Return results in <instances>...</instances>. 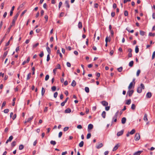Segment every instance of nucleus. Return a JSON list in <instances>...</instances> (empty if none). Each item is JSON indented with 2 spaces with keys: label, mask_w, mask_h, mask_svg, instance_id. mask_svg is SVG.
<instances>
[{
  "label": "nucleus",
  "mask_w": 155,
  "mask_h": 155,
  "mask_svg": "<svg viewBox=\"0 0 155 155\" xmlns=\"http://www.w3.org/2000/svg\"><path fill=\"white\" fill-rule=\"evenodd\" d=\"M66 7L69 8H70V5L69 4V2L68 1H66L64 3Z\"/></svg>",
  "instance_id": "12"
},
{
  "label": "nucleus",
  "mask_w": 155,
  "mask_h": 155,
  "mask_svg": "<svg viewBox=\"0 0 155 155\" xmlns=\"http://www.w3.org/2000/svg\"><path fill=\"white\" fill-rule=\"evenodd\" d=\"M30 58L28 57L27 59V60L25 61L22 63V65H24L26 63H28L30 61Z\"/></svg>",
  "instance_id": "8"
},
{
  "label": "nucleus",
  "mask_w": 155,
  "mask_h": 155,
  "mask_svg": "<svg viewBox=\"0 0 155 155\" xmlns=\"http://www.w3.org/2000/svg\"><path fill=\"white\" fill-rule=\"evenodd\" d=\"M49 54H48L47 56V61H48L50 59V57Z\"/></svg>",
  "instance_id": "45"
},
{
  "label": "nucleus",
  "mask_w": 155,
  "mask_h": 155,
  "mask_svg": "<svg viewBox=\"0 0 155 155\" xmlns=\"http://www.w3.org/2000/svg\"><path fill=\"white\" fill-rule=\"evenodd\" d=\"M33 118V116H32L30 118H28L27 120V122H29L30 120H31Z\"/></svg>",
  "instance_id": "37"
},
{
  "label": "nucleus",
  "mask_w": 155,
  "mask_h": 155,
  "mask_svg": "<svg viewBox=\"0 0 155 155\" xmlns=\"http://www.w3.org/2000/svg\"><path fill=\"white\" fill-rule=\"evenodd\" d=\"M16 144V142L15 141H13L11 143V146L12 147H14L15 146Z\"/></svg>",
  "instance_id": "24"
},
{
  "label": "nucleus",
  "mask_w": 155,
  "mask_h": 155,
  "mask_svg": "<svg viewBox=\"0 0 155 155\" xmlns=\"http://www.w3.org/2000/svg\"><path fill=\"white\" fill-rule=\"evenodd\" d=\"M44 18L45 19L46 22L48 21V16L47 15H45V16Z\"/></svg>",
  "instance_id": "55"
},
{
  "label": "nucleus",
  "mask_w": 155,
  "mask_h": 155,
  "mask_svg": "<svg viewBox=\"0 0 155 155\" xmlns=\"http://www.w3.org/2000/svg\"><path fill=\"white\" fill-rule=\"evenodd\" d=\"M98 6V4L97 3H95L94 4V7L95 8H97Z\"/></svg>",
  "instance_id": "62"
},
{
  "label": "nucleus",
  "mask_w": 155,
  "mask_h": 155,
  "mask_svg": "<svg viewBox=\"0 0 155 155\" xmlns=\"http://www.w3.org/2000/svg\"><path fill=\"white\" fill-rule=\"evenodd\" d=\"M62 132H60L59 133V134H58V137L60 138L61 137L62 135Z\"/></svg>",
  "instance_id": "58"
},
{
  "label": "nucleus",
  "mask_w": 155,
  "mask_h": 155,
  "mask_svg": "<svg viewBox=\"0 0 155 155\" xmlns=\"http://www.w3.org/2000/svg\"><path fill=\"white\" fill-rule=\"evenodd\" d=\"M135 132V130L134 129H133V130H132L130 132H129L130 134H134Z\"/></svg>",
  "instance_id": "38"
},
{
  "label": "nucleus",
  "mask_w": 155,
  "mask_h": 155,
  "mask_svg": "<svg viewBox=\"0 0 155 155\" xmlns=\"http://www.w3.org/2000/svg\"><path fill=\"white\" fill-rule=\"evenodd\" d=\"M118 114V111L117 112L113 117V119L114 122H116L117 120V118Z\"/></svg>",
  "instance_id": "5"
},
{
  "label": "nucleus",
  "mask_w": 155,
  "mask_h": 155,
  "mask_svg": "<svg viewBox=\"0 0 155 155\" xmlns=\"http://www.w3.org/2000/svg\"><path fill=\"white\" fill-rule=\"evenodd\" d=\"M39 45V43H37L33 45V48H35L37 46Z\"/></svg>",
  "instance_id": "57"
},
{
  "label": "nucleus",
  "mask_w": 155,
  "mask_h": 155,
  "mask_svg": "<svg viewBox=\"0 0 155 155\" xmlns=\"http://www.w3.org/2000/svg\"><path fill=\"white\" fill-rule=\"evenodd\" d=\"M67 65L68 67H70L71 66V64L69 62H67Z\"/></svg>",
  "instance_id": "60"
},
{
  "label": "nucleus",
  "mask_w": 155,
  "mask_h": 155,
  "mask_svg": "<svg viewBox=\"0 0 155 155\" xmlns=\"http://www.w3.org/2000/svg\"><path fill=\"white\" fill-rule=\"evenodd\" d=\"M91 136V134L90 133H88L87 134V139H88L90 138Z\"/></svg>",
  "instance_id": "41"
},
{
  "label": "nucleus",
  "mask_w": 155,
  "mask_h": 155,
  "mask_svg": "<svg viewBox=\"0 0 155 155\" xmlns=\"http://www.w3.org/2000/svg\"><path fill=\"white\" fill-rule=\"evenodd\" d=\"M155 51H154L152 55V59H153L154 58H155Z\"/></svg>",
  "instance_id": "53"
},
{
  "label": "nucleus",
  "mask_w": 155,
  "mask_h": 155,
  "mask_svg": "<svg viewBox=\"0 0 155 155\" xmlns=\"http://www.w3.org/2000/svg\"><path fill=\"white\" fill-rule=\"evenodd\" d=\"M71 111V110L70 108H68L66 109L65 110V113H70Z\"/></svg>",
  "instance_id": "19"
},
{
  "label": "nucleus",
  "mask_w": 155,
  "mask_h": 155,
  "mask_svg": "<svg viewBox=\"0 0 155 155\" xmlns=\"http://www.w3.org/2000/svg\"><path fill=\"white\" fill-rule=\"evenodd\" d=\"M27 10H25L24 11H23L21 15L20 16L22 17L23 15L25 14V13L26 12Z\"/></svg>",
  "instance_id": "51"
},
{
  "label": "nucleus",
  "mask_w": 155,
  "mask_h": 155,
  "mask_svg": "<svg viewBox=\"0 0 155 155\" xmlns=\"http://www.w3.org/2000/svg\"><path fill=\"white\" fill-rule=\"evenodd\" d=\"M13 138V136H10L8 139V140L10 142L12 140Z\"/></svg>",
  "instance_id": "44"
},
{
  "label": "nucleus",
  "mask_w": 155,
  "mask_h": 155,
  "mask_svg": "<svg viewBox=\"0 0 155 155\" xmlns=\"http://www.w3.org/2000/svg\"><path fill=\"white\" fill-rule=\"evenodd\" d=\"M20 12H18L17 14H16L15 16H14V18L12 20V24L13 25H14L15 24V21L16 20L18 17V15H19Z\"/></svg>",
  "instance_id": "2"
},
{
  "label": "nucleus",
  "mask_w": 155,
  "mask_h": 155,
  "mask_svg": "<svg viewBox=\"0 0 155 155\" xmlns=\"http://www.w3.org/2000/svg\"><path fill=\"white\" fill-rule=\"evenodd\" d=\"M140 72V70H138L137 72L136 75L137 77L139 76V75Z\"/></svg>",
  "instance_id": "40"
},
{
  "label": "nucleus",
  "mask_w": 155,
  "mask_h": 155,
  "mask_svg": "<svg viewBox=\"0 0 155 155\" xmlns=\"http://www.w3.org/2000/svg\"><path fill=\"white\" fill-rule=\"evenodd\" d=\"M8 52L7 51H6L4 53L2 57V58L3 59H4L5 58V57H6V56H7V55L8 54Z\"/></svg>",
  "instance_id": "18"
},
{
  "label": "nucleus",
  "mask_w": 155,
  "mask_h": 155,
  "mask_svg": "<svg viewBox=\"0 0 155 155\" xmlns=\"http://www.w3.org/2000/svg\"><path fill=\"white\" fill-rule=\"evenodd\" d=\"M31 77V73H29L28 75L27 78V80H28Z\"/></svg>",
  "instance_id": "29"
},
{
  "label": "nucleus",
  "mask_w": 155,
  "mask_h": 155,
  "mask_svg": "<svg viewBox=\"0 0 155 155\" xmlns=\"http://www.w3.org/2000/svg\"><path fill=\"white\" fill-rule=\"evenodd\" d=\"M110 107L107 106L105 107V110L107 111L108 110L110 109Z\"/></svg>",
  "instance_id": "63"
},
{
  "label": "nucleus",
  "mask_w": 155,
  "mask_h": 155,
  "mask_svg": "<svg viewBox=\"0 0 155 155\" xmlns=\"http://www.w3.org/2000/svg\"><path fill=\"white\" fill-rule=\"evenodd\" d=\"M44 55V53L43 51H41V53L39 54V56L40 57H42Z\"/></svg>",
  "instance_id": "50"
},
{
  "label": "nucleus",
  "mask_w": 155,
  "mask_h": 155,
  "mask_svg": "<svg viewBox=\"0 0 155 155\" xmlns=\"http://www.w3.org/2000/svg\"><path fill=\"white\" fill-rule=\"evenodd\" d=\"M151 93L150 92H148L147 93L146 95V97L147 98H150L151 97Z\"/></svg>",
  "instance_id": "13"
},
{
  "label": "nucleus",
  "mask_w": 155,
  "mask_h": 155,
  "mask_svg": "<svg viewBox=\"0 0 155 155\" xmlns=\"http://www.w3.org/2000/svg\"><path fill=\"white\" fill-rule=\"evenodd\" d=\"M103 146V144L102 143H100L98 145H97L96 146V147L97 149H99L101 148Z\"/></svg>",
  "instance_id": "11"
},
{
  "label": "nucleus",
  "mask_w": 155,
  "mask_h": 155,
  "mask_svg": "<svg viewBox=\"0 0 155 155\" xmlns=\"http://www.w3.org/2000/svg\"><path fill=\"white\" fill-rule=\"evenodd\" d=\"M78 28H81L82 27V24L81 22H79L78 25Z\"/></svg>",
  "instance_id": "20"
},
{
  "label": "nucleus",
  "mask_w": 155,
  "mask_h": 155,
  "mask_svg": "<svg viewBox=\"0 0 155 155\" xmlns=\"http://www.w3.org/2000/svg\"><path fill=\"white\" fill-rule=\"evenodd\" d=\"M131 102V100L130 99H129L127 101L126 104L127 105H129L130 104Z\"/></svg>",
  "instance_id": "35"
},
{
  "label": "nucleus",
  "mask_w": 155,
  "mask_h": 155,
  "mask_svg": "<svg viewBox=\"0 0 155 155\" xmlns=\"http://www.w3.org/2000/svg\"><path fill=\"white\" fill-rule=\"evenodd\" d=\"M106 112L105 111H103L102 113L101 116L102 117L104 118H105L106 117Z\"/></svg>",
  "instance_id": "21"
},
{
  "label": "nucleus",
  "mask_w": 155,
  "mask_h": 155,
  "mask_svg": "<svg viewBox=\"0 0 155 155\" xmlns=\"http://www.w3.org/2000/svg\"><path fill=\"white\" fill-rule=\"evenodd\" d=\"M84 142L82 141L79 143V146L80 147H82L84 145Z\"/></svg>",
  "instance_id": "26"
},
{
  "label": "nucleus",
  "mask_w": 155,
  "mask_h": 155,
  "mask_svg": "<svg viewBox=\"0 0 155 155\" xmlns=\"http://www.w3.org/2000/svg\"><path fill=\"white\" fill-rule=\"evenodd\" d=\"M143 120L145 121H147L148 120V119L147 118V115L146 114H144Z\"/></svg>",
  "instance_id": "28"
},
{
  "label": "nucleus",
  "mask_w": 155,
  "mask_h": 155,
  "mask_svg": "<svg viewBox=\"0 0 155 155\" xmlns=\"http://www.w3.org/2000/svg\"><path fill=\"white\" fill-rule=\"evenodd\" d=\"M58 93L57 92H55L54 94V98H56L57 97V96H58Z\"/></svg>",
  "instance_id": "48"
},
{
  "label": "nucleus",
  "mask_w": 155,
  "mask_h": 155,
  "mask_svg": "<svg viewBox=\"0 0 155 155\" xmlns=\"http://www.w3.org/2000/svg\"><path fill=\"white\" fill-rule=\"evenodd\" d=\"M85 91L87 93L89 92V88L88 87H86L85 88Z\"/></svg>",
  "instance_id": "36"
},
{
  "label": "nucleus",
  "mask_w": 155,
  "mask_h": 155,
  "mask_svg": "<svg viewBox=\"0 0 155 155\" xmlns=\"http://www.w3.org/2000/svg\"><path fill=\"white\" fill-rule=\"evenodd\" d=\"M4 4H5V2H3V3H2L1 4V9H3V8H4Z\"/></svg>",
  "instance_id": "59"
},
{
  "label": "nucleus",
  "mask_w": 155,
  "mask_h": 155,
  "mask_svg": "<svg viewBox=\"0 0 155 155\" xmlns=\"http://www.w3.org/2000/svg\"><path fill=\"white\" fill-rule=\"evenodd\" d=\"M131 108L132 110H134L135 109V106L134 104H133L131 107Z\"/></svg>",
  "instance_id": "43"
},
{
  "label": "nucleus",
  "mask_w": 155,
  "mask_h": 155,
  "mask_svg": "<svg viewBox=\"0 0 155 155\" xmlns=\"http://www.w3.org/2000/svg\"><path fill=\"white\" fill-rule=\"evenodd\" d=\"M143 152L142 150L138 151L137 152H135L133 155H140V153Z\"/></svg>",
  "instance_id": "10"
},
{
  "label": "nucleus",
  "mask_w": 155,
  "mask_h": 155,
  "mask_svg": "<svg viewBox=\"0 0 155 155\" xmlns=\"http://www.w3.org/2000/svg\"><path fill=\"white\" fill-rule=\"evenodd\" d=\"M123 69V68L122 67H120L117 68L118 71L119 72H121L122 71Z\"/></svg>",
  "instance_id": "39"
},
{
  "label": "nucleus",
  "mask_w": 155,
  "mask_h": 155,
  "mask_svg": "<svg viewBox=\"0 0 155 155\" xmlns=\"http://www.w3.org/2000/svg\"><path fill=\"white\" fill-rule=\"evenodd\" d=\"M124 15L125 16H127L128 15V12L127 11H125Z\"/></svg>",
  "instance_id": "54"
},
{
  "label": "nucleus",
  "mask_w": 155,
  "mask_h": 155,
  "mask_svg": "<svg viewBox=\"0 0 155 155\" xmlns=\"http://www.w3.org/2000/svg\"><path fill=\"white\" fill-rule=\"evenodd\" d=\"M49 75H47L45 78V80L47 81L49 78Z\"/></svg>",
  "instance_id": "49"
},
{
  "label": "nucleus",
  "mask_w": 155,
  "mask_h": 155,
  "mask_svg": "<svg viewBox=\"0 0 155 155\" xmlns=\"http://www.w3.org/2000/svg\"><path fill=\"white\" fill-rule=\"evenodd\" d=\"M140 34L142 36H143L145 35V32L143 31L140 30Z\"/></svg>",
  "instance_id": "30"
},
{
  "label": "nucleus",
  "mask_w": 155,
  "mask_h": 155,
  "mask_svg": "<svg viewBox=\"0 0 155 155\" xmlns=\"http://www.w3.org/2000/svg\"><path fill=\"white\" fill-rule=\"evenodd\" d=\"M24 148V146L23 145L21 144L19 146V150H22Z\"/></svg>",
  "instance_id": "33"
},
{
  "label": "nucleus",
  "mask_w": 155,
  "mask_h": 155,
  "mask_svg": "<svg viewBox=\"0 0 155 155\" xmlns=\"http://www.w3.org/2000/svg\"><path fill=\"white\" fill-rule=\"evenodd\" d=\"M51 90L52 91H55L56 90V87L55 86H53L51 87Z\"/></svg>",
  "instance_id": "42"
},
{
  "label": "nucleus",
  "mask_w": 155,
  "mask_h": 155,
  "mask_svg": "<svg viewBox=\"0 0 155 155\" xmlns=\"http://www.w3.org/2000/svg\"><path fill=\"white\" fill-rule=\"evenodd\" d=\"M9 110L8 109H6L4 110V112L5 113H7L8 112Z\"/></svg>",
  "instance_id": "47"
},
{
  "label": "nucleus",
  "mask_w": 155,
  "mask_h": 155,
  "mask_svg": "<svg viewBox=\"0 0 155 155\" xmlns=\"http://www.w3.org/2000/svg\"><path fill=\"white\" fill-rule=\"evenodd\" d=\"M77 127L79 129H81L82 128V127L81 125H79L77 126Z\"/></svg>",
  "instance_id": "61"
},
{
  "label": "nucleus",
  "mask_w": 155,
  "mask_h": 155,
  "mask_svg": "<svg viewBox=\"0 0 155 155\" xmlns=\"http://www.w3.org/2000/svg\"><path fill=\"white\" fill-rule=\"evenodd\" d=\"M120 146L119 143H118L114 147L113 149V151H115L117 150L118 148V147Z\"/></svg>",
  "instance_id": "7"
},
{
  "label": "nucleus",
  "mask_w": 155,
  "mask_h": 155,
  "mask_svg": "<svg viewBox=\"0 0 155 155\" xmlns=\"http://www.w3.org/2000/svg\"><path fill=\"white\" fill-rule=\"evenodd\" d=\"M140 135L139 134L137 133L136 134L134 137L135 140L136 141L140 139Z\"/></svg>",
  "instance_id": "4"
},
{
  "label": "nucleus",
  "mask_w": 155,
  "mask_h": 155,
  "mask_svg": "<svg viewBox=\"0 0 155 155\" xmlns=\"http://www.w3.org/2000/svg\"><path fill=\"white\" fill-rule=\"evenodd\" d=\"M69 129V127H65L64 129V131H67Z\"/></svg>",
  "instance_id": "56"
},
{
  "label": "nucleus",
  "mask_w": 155,
  "mask_h": 155,
  "mask_svg": "<svg viewBox=\"0 0 155 155\" xmlns=\"http://www.w3.org/2000/svg\"><path fill=\"white\" fill-rule=\"evenodd\" d=\"M149 35L150 36H153L154 37L155 35V34L154 33H152L150 32L149 33Z\"/></svg>",
  "instance_id": "46"
},
{
  "label": "nucleus",
  "mask_w": 155,
  "mask_h": 155,
  "mask_svg": "<svg viewBox=\"0 0 155 155\" xmlns=\"http://www.w3.org/2000/svg\"><path fill=\"white\" fill-rule=\"evenodd\" d=\"M46 49L48 53V54H50L51 53V50L50 48L48 46H47V47L46 48Z\"/></svg>",
  "instance_id": "23"
},
{
  "label": "nucleus",
  "mask_w": 155,
  "mask_h": 155,
  "mask_svg": "<svg viewBox=\"0 0 155 155\" xmlns=\"http://www.w3.org/2000/svg\"><path fill=\"white\" fill-rule=\"evenodd\" d=\"M135 78L133 79L132 82L130 83L129 86H128V89H130L133 86H134L135 83Z\"/></svg>",
  "instance_id": "3"
},
{
  "label": "nucleus",
  "mask_w": 155,
  "mask_h": 155,
  "mask_svg": "<svg viewBox=\"0 0 155 155\" xmlns=\"http://www.w3.org/2000/svg\"><path fill=\"white\" fill-rule=\"evenodd\" d=\"M126 120V119L125 117H124L121 119V123L122 124H124L125 123Z\"/></svg>",
  "instance_id": "17"
},
{
  "label": "nucleus",
  "mask_w": 155,
  "mask_h": 155,
  "mask_svg": "<svg viewBox=\"0 0 155 155\" xmlns=\"http://www.w3.org/2000/svg\"><path fill=\"white\" fill-rule=\"evenodd\" d=\"M45 92V89L42 87L41 89V95L42 96L44 95Z\"/></svg>",
  "instance_id": "25"
},
{
  "label": "nucleus",
  "mask_w": 155,
  "mask_h": 155,
  "mask_svg": "<svg viewBox=\"0 0 155 155\" xmlns=\"http://www.w3.org/2000/svg\"><path fill=\"white\" fill-rule=\"evenodd\" d=\"M6 35V34H5V35L4 36V37H3V38L2 39L1 41H0V43H2V42L4 41V39L5 38Z\"/></svg>",
  "instance_id": "52"
},
{
  "label": "nucleus",
  "mask_w": 155,
  "mask_h": 155,
  "mask_svg": "<svg viewBox=\"0 0 155 155\" xmlns=\"http://www.w3.org/2000/svg\"><path fill=\"white\" fill-rule=\"evenodd\" d=\"M134 64V61H131L129 63V65L130 67H132L133 66Z\"/></svg>",
  "instance_id": "27"
},
{
  "label": "nucleus",
  "mask_w": 155,
  "mask_h": 155,
  "mask_svg": "<svg viewBox=\"0 0 155 155\" xmlns=\"http://www.w3.org/2000/svg\"><path fill=\"white\" fill-rule=\"evenodd\" d=\"M109 151H106L104 152V155H107Z\"/></svg>",
  "instance_id": "64"
},
{
  "label": "nucleus",
  "mask_w": 155,
  "mask_h": 155,
  "mask_svg": "<svg viewBox=\"0 0 155 155\" xmlns=\"http://www.w3.org/2000/svg\"><path fill=\"white\" fill-rule=\"evenodd\" d=\"M101 104L102 105L104 106H107L108 105V103L107 102L105 101H103L101 102Z\"/></svg>",
  "instance_id": "9"
},
{
  "label": "nucleus",
  "mask_w": 155,
  "mask_h": 155,
  "mask_svg": "<svg viewBox=\"0 0 155 155\" xmlns=\"http://www.w3.org/2000/svg\"><path fill=\"white\" fill-rule=\"evenodd\" d=\"M145 88L143 84H140V87H138L137 89V92L138 93H140L142 92V89H144Z\"/></svg>",
  "instance_id": "1"
},
{
  "label": "nucleus",
  "mask_w": 155,
  "mask_h": 155,
  "mask_svg": "<svg viewBox=\"0 0 155 155\" xmlns=\"http://www.w3.org/2000/svg\"><path fill=\"white\" fill-rule=\"evenodd\" d=\"M71 85L72 86L74 87H75L76 85V83L74 80H73L72 82Z\"/></svg>",
  "instance_id": "22"
},
{
  "label": "nucleus",
  "mask_w": 155,
  "mask_h": 155,
  "mask_svg": "<svg viewBox=\"0 0 155 155\" xmlns=\"http://www.w3.org/2000/svg\"><path fill=\"white\" fill-rule=\"evenodd\" d=\"M93 125L91 124H90L88 125V130H91L93 129Z\"/></svg>",
  "instance_id": "16"
},
{
  "label": "nucleus",
  "mask_w": 155,
  "mask_h": 155,
  "mask_svg": "<svg viewBox=\"0 0 155 155\" xmlns=\"http://www.w3.org/2000/svg\"><path fill=\"white\" fill-rule=\"evenodd\" d=\"M61 68L60 65L59 64H58L57 66H56L55 68L57 70L58 69H60Z\"/></svg>",
  "instance_id": "34"
},
{
  "label": "nucleus",
  "mask_w": 155,
  "mask_h": 155,
  "mask_svg": "<svg viewBox=\"0 0 155 155\" xmlns=\"http://www.w3.org/2000/svg\"><path fill=\"white\" fill-rule=\"evenodd\" d=\"M50 143L51 144L54 145L56 144V143L55 141L51 140L50 141Z\"/></svg>",
  "instance_id": "31"
},
{
  "label": "nucleus",
  "mask_w": 155,
  "mask_h": 155,
  "mask_svg": "<svg viewBox=\"0 0 155 155\" xmlns=\"http://www.w3.org/2000/svg\"><path fill=\"white\" fill-rule=\"evenodd\" d=\"M124 132L123 130H121L118 132L117 134V135L118 136H120L123 134Z\"/></svg>",
  "instance_id": "14"
},
{
  "label": "nucleus",
  "mask_w": 155,
  "mask_h": 155,
  "mask_svg": "<svg viewBox=\"0 0 155 155\" xmlns=\"http://www.w3.org/2000/svg\"><path fill=\"white\" fill-rule=\"evenodd\" d=\"M139 48L137 46H136L135 49V51L136 53H137L139 52Z\"/></svg>",
  "instance_id": "32"
},
{
  "label": "nucleus",
  "mask_w": 155,
  "mask_h": 155,
  "mask_svg": "<svg viewBox=\"0 0 155 155\" xmlns=\"http://www.w3.org/2000/svg\"><path fill=\"white\" fill-rule=\"evenodd\" d=\"M14 8H15V6H13L12 8V9L10 11V15H9L10 16H12V15L13 13V11L14 9Z\"/></svg>",
  "instance_id": "15"
},
{
  "label": "nucleus",
  "mask_w": 155,
  "mask_h": 155,
  "mask_svg": "<svg viewBox=\"0 0 155 155\" xmlns=\"http://www.w3.org/2000/svg\"><path fill=\"white\" fill-rule=\"evenodd\" d=\"M134 92V91L133 90H129L127 92V94H128V96L129 97H131Z\"/></svg>",
  "instance_id": "6"
}]
</instances>
